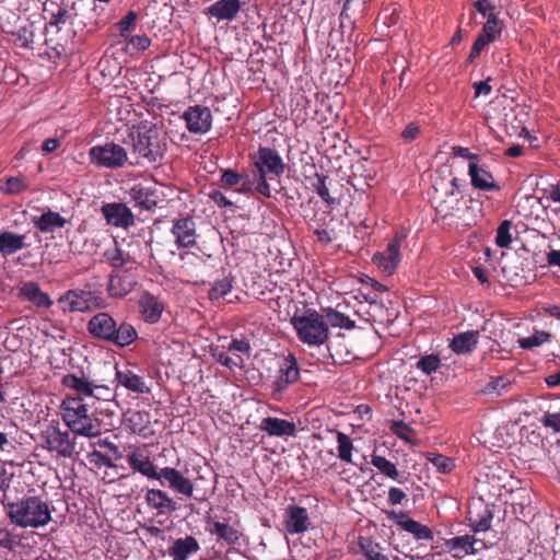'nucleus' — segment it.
I'll use <instances>...</instances> for the list:
<instances>
[{
	"label": "nucleus",
	"instance_id": "obj_35",
	"mask_svg": "<svg viewBox=\"0 0 560 560\" xmlns=\"http://www.w3.org/2000/svg\"><path fill=\"white\" fill-rule=\"evenodd\" d=\"M207 529L210 534L217 535L219 539L224 540L228 545H236L240 541L238 530L229 524L212 522L211 527Z\"/></svg>",
	"mask_w": 560,
	"mask_h": 560
},
{
	"label": "nucleus",
	"instance_id": "obj_22",
	"mask_svg": "<svg viewBox=\"0 0 560 560\" xmlns=\"http://www.w3.org/2000/svg\"><path fill=\"white\" fill-rule=\"evenodd\" d=\"M468 175L472 187L476 189L483 191H499L501 189L487 166L470 162L468 164Z\"/></svg>",
	"mask_w": 560,
	"mask_h": 560
},
{
	"label": "nucleus",
	"instance_id": "obj_19",
	"mask_svg": "<svg viewBox=\"0 0 560 560\" xmlns=\"http://www.w3.org/2000/svg\"><path fill=\"white\" fill-rule=\"evenodd\" d=\"M126 459L133 472H139L152 480L158 477L159 469L143 447L135 446L127 454Z\"/></svg>",
	"mask_w": 560,
	"mask_h": 560
},
{
	"label": "nucleus",
	"instance_id": "obj_31",
	"mask_svg": "<svg viewBox=\"0 0 560 560\" xmlns=\"http://www.w3.org/2000/svg\"><path fill=\"white\" fill-rule=\"evenodd\" d=\"M61 384L73 392L74 397H83V400L90 398L93 393L94 382L89 381L84 376H78L75 374H66L61 378Z\"/></svg>",
	"mask_w": 560,
	"mask_h": 560
},
{
	"label": "nucleus",
	"instance_id": "obj_50",
	"mask_svg": "<svg viewBox=\"0 0 560 560\" xmlns=\"http://www.w3.org/2000/svg\"><path fill=\"white\" fill-rule=\"evenodd\" d=\"M28 188V182L22 176H12L5 179V186L2 187L7 194L18 195Z\"/></svg>",
	"mask_w": 560,
	"mask_h": 560
},
{
	"label": "nucleus",
	"instance_id": "obj_45",
	"mask_svg": "<svg viewBox=\"0 0 560 560\" xmlns=\"http://www.w3.org/2000/svg\"><path fill=\"white\" fill-rule=\"evenodd\" d=\"M512 222L510 220H503L498 229L495 235V244L500 248H508L512 243L511 235Z\"/></svg>",
	"mask_w": 560,
	"mask_h": 560
},
{
	"label": "nucleus",
	"instance_id": "obj_63",
	"mask_svg": "<svg viewBox=\"0 0 560 560\" xmlns=\"http://www.w3.org/2000/svg\"><path fill=\"white\" fill-rule=\"evenodd\" d=\"M228 350L229 351H234V352L245 353L248 357L250 355V345L245 339H233L229 343Z\"/></svg>",
	"mask_w": 560,
	"mask_h": 560
},
{
	"label": "nucleus",
	"instance_id": "obj_42",
	"mask_svg": "<svg viewBox=\"0 0 560 560\" xmlns=\"http://www.w3.org/2000/svg\"><path fill=\"white\" fill-rule=\"evenodd\" d=\"M371 464L386 477L398 480L399 471L397 470L396 465L386 457L374 454L372 455Z\"/></svg>",
	"mask_w": 560,
	"mask_h": 560
},
{
	"label": "nucleus",
	"instance_id": "obj_30",
	"mask_svg": "<svg viewBox=\"0 0 560 560\" xmlns=\"http://www.w3.org/2000/svg\"><path fill=\"white\" fill-rule=\"evenodd\" d=\"M479 331L468 330L455 335L450 342V348L456 354H467L472 352L478 345Z\"/></svg>",
	"mask_w": 560,
	"mask_h": 560
},
{
	"label": "nucleus",
	"instance_id": "obj_34",
	"mask_svg": "<svg viewBox=\"0 0 560 560\" xmlns=\"http://www.w3.org/2000/svg\"><path fill=\"white\" fill-rule=\"evenodd\" d=\"M133 288V282L120 275L112 273L109 276L107 292L109 296L120 299L126 296Z\"/></svg>",
	"mask_w": 560,
	"mask_h": 560
},
{
	"label": "nucleus",
	"instance_id": "obj_2",
	"mask_svg": "<svg viewBox=\"0 0 560 560\" xmlns=\"http://www.w3.org/2000/svg\"><path fill=\"white\" fill-rule=\"evenodd\" d=\"M124 143L131 147V166L160 163L167 149L165 136L156 124L141 121L129 129Z\"/></svg>",
	"mask_w": 560,
	"mask_h": 560
},
{
	"label": "nucleus",
	"instance_id": "obj_39",
	"mask_svg": "<svg viewBox=\"0 0 560 560\" xmlns=\"http://www.w3.org/2000/svg\"><path fill=\"white\" fill-rule=\"evenodd\" d=\"M502 33V22L498 19L494 13L488 14V20L483 24L480 35L491 43L500 37Z\"/></svg>",
	"mask_w": 560,
	"mask_h": 560
},
{
	"label": "nucleus",
	"instance_id": "obj_3",
	"mask_svg": "<svg viewBox=\"0 0 560 560\" xmlns=\"http://www.w3.org/2000/svg\"><path fill=\"white\" fill-rule=\"evenodd\" d=\"M88 332L95 339L106 341L119 348H126L138 339V330L126 320L117 323L107 312L92 316L86 324Z\"/></svg>",
	"mask_w": 560,
	"mask_h": 560
},
{
	"label": "nucleus",
	"instance_id": "obj_48",
	"mask_svg": "<svg viewBox=\"0 0 560 560\" xmlns=\"http://www.w3.org/2000/svg\"><path fill=\"white\" fill-rule=\"evenodd\" d=\"M138 14L135 11H129L119 22L116 23V27L119 31V35L124 38H128L129 34L136 27Z\"/></svg>",
	"mask_w": 560,
	"mask_h": 560
},
{
	"label": "nucleus",
	"instance_id": "obj_44",
	"mask_svg": "<svg viewBox=\"0 0 560 560\" xmlns=\"http://www.w3.org/2000/svg\"><path fill=\"white\" fill-rule=\"evenodd\" d=\"M337 442H338V457L348 464H353V462H352L353 444H352L351 439L346 433L337 431Z\"/></svg>",
	"mask_w": 560,
	"mask_h": 560
},
{
	"label": "nucleus",
	"instance_id": "obj_12",
	"mask_svg": "<svg viewBox=\"0 0 560 560\" xmlns=\"http://www.w3.org/2000/svg\"><path fill=\"white\" fill-rule=\"evenodd\" d=\"M405 240L406 235L402 232H397L383 252L373 255L372 261L382 272L392 276L396 271L401 261L400 248Z\"/></svg>",
	"mask_w": 560,
	"mask_h": 560
},
{
	"label": "nucleus",
	"instance_id": "obj_1",
	"mask_svg": "<svg viewBox=\"0 0 560 560\" xmlns=\"http://www.w3.org/2000/svg\"><path fill=\"white\" fill-rule=\"evenodd\" d=\"M22 467L12 462H2V504L9 518L20 527H40L51 520L48 504L38 497L18 498L24 493Z\"/></svg>",
	"mask_w": 560,
	"mask_h": 560
},
{
	"label": "nucleus",
	"instance_id": "obj_17",
	"mask_svg": "<svg viewBox=\"0 0 560 560\" xmlns=\"http://www.w3.org/2000/svg\"><path fill=\"white\" fill-rule=\"evenodd\" d=\"M386 514L390 521L405 532L411 534L417 540H433V530L429 526L410 518L407 513L388 511Z\"/></svg>",
	"mask_w": 560,
	"mask_h": 560
},
{
	"label": "nucleus",
	"instance_id": "obj_38",
	"mask_svg": "<svg viewBox=\"0 0 560 560\" xmlns=\"http://www.w3.org/2000/svg\"><path fill=\"white\" fill-rule=\"evenodd\" d=\"M104 257L114 268H120L124 265L132 261L131 256L128 253L124 252L118 246L117 242H115L112 248L105 250Z\"/></svg>",
	"mask_w": 560,
	"mask_h": 560
},
{
	"label": "nucleus",
	"instance_id": "obj_49",
	"mask_svg": "<svg viewBox=\"0 0 560 560\" xmlns=\"http://www.w3.org/2000/svg\"><path fill=\"white\" fill-rule=\"evenodd\" d=\"M417 369L425 374L436 372L441 366V359L438 354H428L422 357L416 364Z\"/></svg>",
	"mask_w": 560,
	"mask_h": 560
},
{
	"label": "nucleus",
	"instance_id": "obj_32",
	"mask_svg": "<svg viewBox=\"0 0 560 560\" xmlns=\"http://www.w3.org/2000/svg\"><path fill=\"white\" fill-rule=\"evenodd\" d=\"M20 294L37 307L49 308L52 305L49 295L42 291L39 285L35 282L24 283L20 290Z\"/></svg>",
	"mask_w": 560,
	"mask_h": 560
},
{
	"label": "nucleus",
	"instance_id": "obj_11",
	"mask_svg": "<svg viewBox=\"0 0 560 560\" xmlns=\"http://www.w3.org/2000/svg\"><path fill=\"white\" fill-rule=\"evenodd\" d=\"M128 195L135 207L147 211L153 210L165 199L161 187L149 180L135 183L128 190Z\"/></svg>",
	"mask_w": 560,
	"mask_h": 560
},
{
	"label": "nucleus",
	"instance_id": "obj_29",
	"mask_svg": "<svg viewBox=\"0 0 560 560\" xmlns=\"http://www.w3.org/2000/svg\"><path fill=\"white\" fill-rule=\"evenodd\" d=\"M139 306L143 320L150 324L159 322L164 310L163 304L158 298L150 293H145L141 296Z\"/></svg>",
	"mask_w": 560,
	"mask_h": 560
},
{
	"label": "nucleus",
	"instance_id": "obj_14",
	"mask_svg": "<svg viewBox=\"0 0 560 560\" xmlns=\"http://www.w3.org/2000/svg\"><path fill=\"white\" fill-rule=\"evenodd\" d=\"M154 480L160 481L162 486L166 485L171 490L186 498H190L194 494V483L176 468L163 467L159 469L158 477Z\"/></svg>",
	"mask_w": 560,
	"mask_h": 560
},
{
	"label": "nucleus",
	"instance_id": "obj_15",
	"mask_svg": "<svg viewBox=\"0 0 560 560\" xmlns=\"http://www.w3.org/2000/svg\"><path fill=\"white\" fill-rule=\"evenodd\" d=\"M182 118L186 122L187 130L194 135L207 133L212 127V114L207 106H189Z\"/></svg>",
	"mask_w": 560,
	"mask_h": 560
},
{
	"label": "nucleus",
	"instance_id": "obj_60",
	"mask_svg": "<svg viewBox=\"0 0 560 560\" xmlns=\"http://www.w3.org/2000/svg\"><path fill=\"white\" fill-rule=\"evenodd\" d=\"M128 45H130L132 49L137 51H144L150 47L151 39L145 34L135 35L129 37Z\"/></svg>",
	"mask_w": 560,
	"mask_h": 560
},
{
	"label": "nucleus",
	"instance_id": "obj_64",
	"mask_svg": "<svg viewBox=\"0 0 560 560\" xmlns=\"http://www.w3.org/2000/svg\"><path fill=\"white\" fill-rule=\"evenodd\" d=\"M406 499L407 494L405 491L396 487L389 488L387 500L392 505L401 504Z\"/></svg>",
	"mask_w": 560,
	"mask_h": 560
},
{
	"label": "nucleus",
	"instance_id": "obj_28",
	"mask_svg": "<svg viewBox=\"0 0 560 560\" xmlns=\"http://www.w3.org/2000/svg\"><path fill=\"white\" fill-rule=\"evenodd\" d=\"M32 222L42 233H54L56 230L63 228L68 221L60 213L47 210L40 215L34 217Z\"/></svg>",
	"mask_w": 560,
	"mask_h": 560
},
{
	"label": "nucleus",
	"instance_id": "obj_18",
	"mask_svg": "<svg viewBox=\"0 0 560 560\" xmlns=\"http://www.w3.org/2000/svg\"><path fill=\"white\" fill-rule=\"evenodd\" d=\"M171 233L178 248H190L197 244L196 223L190 217L174 220Z\"/></svg>",
	"mask_w": 560,
	"mask_h": 560
},
{
	"label": "nucleus",
	"instance_id": "obj_58",
	"mask_svg": "<svg viewBox=\"0 0 560 560\" xmlns=\"http://www.w3.org/2000/svg\"><path fill=\"white\" fill-rule=\"evenodd\" d=\"M539 421L545 428L551 429L555 433H560V412H546Z\"/></svg>",
	"mask_w": 560,
	"mask_h": 560
},
{
	"label": "nucleus",
	"instance_id": "obj_7",
	"mask_svg": "<svg viewBox=\"0 0 560 560\" xmlns=\"http://www.w3.org/2000/svg\"><path fill=\"white\" fill-rule=\"evenodd\" d=\"M19 0H2V9H9L5 25H2V34H5L9 42L22 48H30L34 42L33 25L26 20L21 21Z\"/></svg>",
	"mask_w": 560,
	"mask_h": 560
},
{
	"label": "nucleus",
	"instance_id": "obj_41",
	"mask_svg": "<svg viewBox=\"0 0 560 560\" xmlns=\"http://www.w3.org/2000/svg\"><path fill=\"white\" fill-rule=\"evenodd\" d=\"M425 458L440 474H450L455 468L454 459L445 455L430 452L425 455Z\"/></svg>",
	"mask_w": 560,
	"mask_h": 560
},
{
	"label": "nucleus",
	"instance_id": "obj_59",
	"mask_svg": "<svg viewBox=\"0 0 560 560\" xmlns=\"http://www.w3.org/2000/svg\"><path fill=\"white\" fill-rule=\"evenodd\" d=\"M421 132V127L417 122H409L401 131L400 137L405 143L413 142Z\"/></svg>",
	"mask_w": 560,
	"mask_h": 560
},
{
	"label": "nucleus",
	"instance_id": "obj_9",
	"mask_svg": "<svg viewBox=\"0 0 560 560\" xmlns=\"http://www.w3.org/2000/svg\"><path fill=\"white\" fill-rule=\"evenodd\" d=\"M89 156L92 164L109 170L120 168L130 162L126 149L115 142L92 147Z\"/></svg>",
	"mask_w": 560,
	"mask_h": 560
},
{
	"label": "nucleus",
	"instance_id": "obj_46",
	"mask_svg": "<svg viewBox=\"0 0 560 560\" xmlns=\"http://www.w3.org/2000/svg\"><path fill=\"white\" fill-rule=\"evenodd\" d=\"M550 334L546 331H535L532 336L520 338L518 345L522 349H533L547 342Z\"/></svg>",
	"mask_w": 560,
	"mask_h": 560
},
{
	"label": "nucleus",
	"instance_id": "obj_20",
	"mask_svg": "<svg viewBox=\"0 0 560 560\" xmlns=\"http://www.w3.org/2000/svg\"><path fill=\"white\" fill-rule=\"evenodd\" d=\"M101 211L107 223L110 225L122 229H128L135 225V215L126 203H105L102 206Z\"/></svg>",
	"mask_w": 560,
	"mask_h": 560
},
{
	"label": "nucleus",
	"instance_id": "obj_56",
	"mask_svg": "<svg viewBox=\"0 0 560 560\" xmlns=\"http://www.w3.org/2000/svg\"><path fill=\"white\" fill-rule=\"evenodd\" d=\"M361 550L363 551L366 560H389L387 556L381 553L373 546L372 541L363 539L360 541Z\"/></svg>",
	"mask_w": 560,
	"mask_h": 560
},
{
	"label": "nucleus",
	"instance_id": "obj_55",
	"mask_svg": "<svg viewBox=\"0 0 560 560\" xmlns=\"http://www.w3.org/2000/svg\"><path fill=\"white\" fill-rule=\"evenodd\" d=\"M88 458L91 464L95 465L98 468H101L103 466L108 467V468L116 467L112 457L103 454L102 452H100L97 450H94L93 452L89 453Z\"/></svg>",
	"mask_w": 560,
	"mask_h": 560
},
{
	"label": "nucleus",
	"instance_id": "obj_6",
	"mask_svg": "<svg viewBox=\"0 0 560 560\" xmlns=\"http://www.w3.org/2000/svg\"><path fill=\"white\" fill-rule=\"evenodd\" d=\"M253 165L257 175L255 190L264 197L270 198L271 190L268 179L282 176L287 167L285 163L276 149L259 147Z\"/></svg>",
	"mask_w": 560,
	"mask_h": 560
},
{
	"label": "nucleus",
	"instance_id": "obj_54",
	"mask_svg": "<svg viewBox=\"0 0 560 560\" xmlns=\"http://www.w3.org/2000/svg\"><path fill=\"white\" fill-rule=\"evenodd\" d=\"M115 397V394L113 392V389L107 386V385H103V384H96L94 382V387H93V393L92 395L90 396V399H94V400H102V401H112Z\"/></svg>",
	"mask_w": 560,
	"mask_h": 560
},
{
	"label": "nucleus",
	"instance_id": "obj_57",
	"mask_svg": "<svg viewBox=\"0 0 560 560\" xmlns=\"http://www.w3.org/2000/svg\"><path fill=\"white\" fill-rule=\"evenodd\" d=\"M243 179V175L232 168L224 170L221 175V186L232 187L238 185Z\"/></svg>",
	"mask_w": 560,
	"mask_h": 560
},
{
	"label": "nucleus",
	"instance_id": "obj_8",
	"mask_svg": "<svg viewBox=\"0 0 560 560\" xmlns=\"http://www.w3.org/2000/svg\"><path fill=\"white\" fill-rule=\"evenodd\" d=\"M58 305L63 313H88L105 308L106 300L94 291L70 289L58 299Z\"/></svg>",
	"mask_w": 560,
	"mask_h": 560
},
{
	"label": "nucleus",
	"instance_id": "obj_36",
	"mask_svg": "<svg viewBox=\"0 0 560 560\" xmlns=\"http://www.w3.org/2000/svg\"><path fill=\"white\" fill-rule=\"evenodd\" d=\"M25 235L2 231V256L12 255L26 247Z\"/></svg>",
	"mask_w": 560,
	"mask_h": 560
},
{
	"label": "nucleus",
	"instance_id": "obj_47",
	"mask_svg": "<svg viewBox=\"0 0 560 560\" xmlns=\"http://www.w3.org/2000/svg\"><path fill=\"white\" fill-rule=\"evenodd\" d=\"M233 285H232V279L229 277H225L223 279H220L213 283L211 289L209 290V298L211 300H219L224 298L228 293L231 292Z\"/></svg>",
	"mask_w": 560,
	"mask_h": 560
},
{
	"label": "nucleus",
	"instance_id": "obj_52",
	"mask_svg": "<svg viewBox=\"0 0 560 560\" xmlns=\"http://www.w3.org/2000/svg\"><path fill=\"white\" fill-rule=\"evenodd\" d=\"M212 355L217 362L230 370L242 368L244 364V360L240 355L231 358L224 351L214 350Z\"/></svg>",
	"mask_w": 560,
	"mask_h": 560
},
{
	"label": "nucleus",
	"instance_id": "obj_23",
	"mask_svg": "<svg viewBox=\"0 0 560 560\" xmlns=\"http://www.w3.org/2000/svg\"><path fill=\"white\" fill-rule=\"evenodd\" d=\"M307 510L299 505H289L285 510L284 527L289 534H300L308 529Z\"/></svg>",
	"mask_w": 560,
	"mask_h": 560
},
{
	"label": "nucleus",
	"instance_id": "obj_4",
	"mask_svg": "<svg viewBox=\"0 0 560 560\" xmlns=\"http://www.w3.org/2000/svg\"><path fill=\"white\" fill-rule=\"evenodd\" d=\"M61 418L73 435L95 438L101 434V422L90 411L83 397L67 395L60 406Z\"/></svg>",
	"mask_w": 560,
	"mask_h": 560
},
{
	"label": "nucleus",
	"instance_id": "obj_27",
	"mask_svg": "<svg viewBox=\"0 0 560 560\" xmlns=\"http://www.w3.org/2000/svg\"><path fill=\"white\" fill-rule=\"evenodd\" d=\"M241 10V0H218L206 10V14L218 22L234 20Z\"/></svg>",
	"mask_w": 560,
	"mask_h": 560
},
{
	"label": "nucleus",
	"instance_id": "obj_10",
	"mask_svg": "<svg viewBox=\"0 0 560 560\" xmlns=\"http://www.w3.org/2000/svg\"><path fill=\"white\" fill-rule=\"evenodd\" d=\"M71 431L61 430L59 425H48L43 433L45 448L57 457L72 458L77 454L75 438Z\"/></svg>",
	"mask_w": 560,
	"mask_h": 560
},
{
	"label": "nucleus",
	"instance_id": "obj_5",
	"mask_svg": "<svg viewBox=\"0 0 560 560\" xmlns=\"http://www.w3.org/2000/svg\"><path fill=\"white\" fill-rule=\"evenodd\" d=\"M290 323L300 341L307 346L319 347L329 339L328 324L315 310H306L302 315L294 314Z\"/></svg>",
	"mask_w": 560,
	"mask_h": 560
},
{
	"label": "nucleus",
	"instance_id": "obj_25",
	"mask_svg": "<svg viewBox=\"0 0 560 560\" xmlns=\"http://www.w3.org/2000/svg\"><path fill=\"white\" fill-rule=\"evenodd\" d=\"M259 430L269 436H294L296 427L294 422L276 417H266L259 424Z\"/></svg>",
	"mask_w": 560,
	"mask_h": 560
},
{
	"label": "nucleus",
	"instance_id": "obj_21",
	"mask_svg": "<svg viewBox=\"0 0 560 560\" xmlns=\"http://www.w3.org/2000/svg\"><path fill=\"white\" fill-rule=\"evenodd\" d=\"M147 505L159 515H171L178 508L176 501L161 489H148L144 497Z\"/></svg>",
	"mask_w": 560,
	"mask_h": 560
},
{
	"label": "nucleus",
	"instance_id": "obj_26",
	"mask_svg": "<svg viewBox=\"0 0 560 560\" xmlns=\"http://www.w3.org/2000/svg\"><path fill=\"white\" fill-rule=\"evenodd\" d=\"M116 381L118 385L136 394H148L150 387L141 375H138L129 368L116 369Z\"/></svg>",
	"mask_w": 560,
	"mask_h": 560
},
{
	"label": "nucleus",
	"instance_id": "obj_37",
	"mask_svg": "<svg viewBox=\"0 0 560 560\" xmlns=\"http://www.w3.org/2000/svg\"><path fill=\"white\" fill-rule=\"evenodd\" d=\"M45 19L49 21L50 25L59 26L65 24L69 19V12L67 8L59 5L55 1H50L45 4L44 8Z\"/></svg>",
	"mask_w": 560,
	"mask_h": 560
},
{
	"label": "nucleus",
	"instance_id": "obj_13",
	"mask_svg": "<svg viewBox=\"0 0 560 560\" xmlns=\"http://www.w3.org/2000/svg\"><path fill=\"white\" fill-rule=\"evenodd\" d=\"M300 378V368L294 354L289 353L279 365V374L271 384V396L275 400H281L288 387Z\"/></svg>",
	"mask_w": 560,
	"mask_h": 560
},
{
	"label": "nucleus",
	"instance_id": "obj_33",
	"mask_svg": "<svg viewBox=\"0 0 560 560\" xmlns=\"http://www.w3.org/2000/svg\"><path fill=\"white\" fill-rule=\"evenodd\" d=\"M477 539L472 535L456 536L450 539H445L444 546L447 551H458L463 555H475L476 549L474 548Z\"/></svg>",
	"mask_w": 560,
	"mask_h": 560
},
{
	"label": "nucleus",
	"instance_id": "obj_16",
	"mask_svg": "<svg viewBox=\"0 0 560 560\" xmlns=\"http://www.w3.org/2000/svg\"><path fill=\"white\" fill-rule=\"evenodd\" d=\"M460 201L459 192H455L454 188L442 191L434 186L432 203L441 218L455 217L460 211Z\"/></svg>",
	"mask_w": 560,
	"mask_h": 560
},
{
	"label": "nucleus",
	"instance_id": "obj_40",
	"mask_svg": "<svg viewBox=\"0 0 560 560\" xmlns=\"http://www.w3.org/2000/svg\"><path fill=\"white\" fill-rule=\"evenodd\" d=\"M469 514L468 520L472 532L478 533L490 529L493 514L488 508H485L481 513L476 515V517L472 516L471 512Z\"/></svg>",
	"mask_w": 560,
	"mask_h": 560
},
{
	"label": "nucleus",
	"instance_id": "obj_24",
	"mask_svg": "<svg viewBox=\"0 0 560 560\" xmlns=\"http://www.w3.org/2000/svg\"><path fill=\"white\" fill-rule=\"evenodd\" d=\"M200 550L199 541L190 535L179 537L173 540L168 547V555L172 560H188Z\"/></svg>",
	"mask_w": 560,
	"mask_h": 560
},
{
	"label": "nucleus",
	"instance_id": "obj_62",
	"mask_svg": "<svg viewBox=\"0 0 560 560\" xmlns=\"http://www.w3.org/2000/svg\"><path fill=\"white\" fill-rule=\"evenodd\" d=\"M209 198L213 201L219 208H233L234 203L225 197V195L218 189H213L209 192Z\"/></svg>",
	"mask_w": 560,
	"mask_h": 560
},
{
	"label": "nucleus",
	"instance_id": "obj_51",
	"mask_svg": "<svg viewBox=\"0 0 560 560\" xmlns=\"http://www.w3.org/2000/svg\"><path fill=\"white\" fill-rule=\"evenodd\" d=\"M326 179V176L316 174V183H313V188L328 206H334L336 199L330 196Z\"/></svg>",
	"mask_w": 560,
	"mask_h": 560
},
{
	"label": "nucleus",
	"instance_id": "obj_61",
	"mask_svg": "<svg viewBox=\"0 0 560 560\" xmlns=\"http://www.w3.org/2000/svg\"><path fill=\"white\" fill-rule=\"evenodd\" d=\"M490 43H491L490 40L486 39L483 36H481L479 34L471 46L470 52L467 58V62H469V63L472 62L480 55V52L485 49V47L487 45H489Z\"/></svg>",
	"mask_w": 560,
	"mask_h": 560
},
{
	"label": "nucleus",
	"instance_id": "obj_53",
	"mask_svg": "<svg viewBox=\"0 0 560 560\" xmlns=\"http://www.w3.org/2000/svg\"><path fill=\"white\" fill-rule=\"evenodd\" d=\"M148 416L144 412L136 411L129 417V423L132 432L147 438L148 436V427L143 425V418Z\"/></svg>",
	"mask_w": 560,
	"mask_h": 560
},
{
	"label": "nucleus",
	"instance_id": "obj_43",
	"mask_svg": "<svg viewBox=\"0 0 560 560\" xmlns=\"http://www.w3.org/2000/svg\"><path fill=\"white\" fill-rule=\"evenodd\" d=\"M327 324L332 327H339L343 329L351 330L355 327L354 320L350 319L347 315L328 307L326 311Z\"/></svg>",
	"mask_w": 560,
	"mask_h": 560
}]
</instances>
